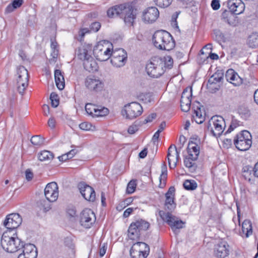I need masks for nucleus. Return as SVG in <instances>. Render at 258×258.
Instances as JSON below:
<instances>
[{"label":"nucleus","instance_id":"obj_1","mask_svg":"<svg viewBox=\"0 0 258 258\" xmlns=\"http://www.w3.org/2000/svg\"><path fill=\"white\" fill-rule=\"evenodd\" d=\"M226 127V122L224 118L221 116H213L209 121L207 128L213 135L217 137L221 148L226 147V132L224 133Z\"/></svg>","mask_w":258,"mask_h":258},{"label":"nucleus","instance_id":"obj_2","mask_svg":"<svg viewBox=\"0 0 258 258\" xmlns=\"http://www.w3.org/2000/svg\"><path fill=\"white\" fill-rule=\"evenodd\" d=\"M155 46L161 50H170L174 47L175 43L171 34L165 30L155 32L153 36Z\"/></svg>","mask_w":258,"mask_h":258},{"label":"nucleus","instance_id":"obj_3","mask_svg":"<svg viewBox=\"0 0 258 258\" xmlns=\"http://www.w3.org/2000/svg\"><path fill=\"white\" fill-rule=\"evenodd\" d=\"M1 245L8 252H15L21 249L26 244L18 238L17 235L11 236L7 232L4 233L1 238Z\"/></svg>","mask_w":258,"mask_h":258},{"label":"nucleus","instance_id":"obj_4","mask_svg":"<svg viewBox=\"0 0 258 258\" xmlns=\"http://www.w3.org/2000/svg\"><path fill=\"white\" fill-rule=\"evenodd\" d=\"M111 50H113L112 44L108 41L103 40L99 41L95 46L93 54L97 60L105 61L110 58Z\"/></svg>","mask_w":258,"mask_h":258},{"label":"nucleus","instance_id":"obj_5","mask_svg":"<svg viewBox=\"0 0 258 258\" xmlns=\"http://www.w3.org/2000/svg\"><path fill=\"white\" fill-rule=\"evenodd\" d=\"M161 57L154 56L146 64V70L148 75L152 78H158L164 74L165 70L163 69Z\"/></svg>","mask_w":258,"mask_h":258},{"label":"nucleus","instance_id":"obj_6","mask_svg":"<svg viewBox=\"0 0 258 258\" xmlns=\"http://www.w3.org/2000/svg\"><path fill=\"white\" fill-rule=\"evenodd\" d=\"M150 223L143 219H139L133 222L128 229V236L131 239L135 240L138 238L142 231L148 229Z\"/></svg>","mask_w":258,"mask_h":258},{"label":"nucleus","instance_id":"obj_7","mask_svg":"<svg viewBox=\"0 0 258 258\" xmlns=\"http://www.w3.org/2000/svg\"><path fill=\"white\" fill-rule=\"evenodd\" d=\"M234 144L238 150L247 151L252 144L250 133L247 131H242L237 135L236 138L234 140Z\"/></svg>","mask_w":258,"mask_h":258},{"label":"nucleus","instance_id":"obj_8","mask_svg":"<svg viewBox=\"0 0 258 258\" xmlns=\"http://www.w3.org/2000/svg\"><path fill=\"white\" fill-rule=\"evenodd\" d=\"M120 18L124 19L126 24L133 25L136 18L137 10L132 3L122 4Z\"/></svg>","mask_w":258,"mask_h":258},{"label":"nucleus","instance_id":"obj_9","mask_svg":"<svg viewBox=\"0 0 258 258\" xmlns=\"http://www.w3.org/2000/svg\"><path fill=\"white\" fill-rule=\"evenodd\" d=\"M141 104L137 102H133L124 105L121 112L126 119H133L141 115L143 112Z\"/></svg>","mask_w":258,"mask_h":258},{"label":"nucleus","instance_id":"obj_10","mask_svg":"<svg viewBox=\"0 0 258 258\" xmlns=\"http://www.w3.org/2000/svg\"><path fill=\"white\" fill-rule=\"evenodd\" d=\"M127 57V53L123 49L112 50L110 57V62L116 67H121L126 63Z\"/></svg>","mask_w":258,"mask_h":258},{"label":"nucleus","instance_id":"obj_11","mask_svg":"<svg viewBox=\"0 0 258 258\" xmlns=\"http://www.w3.org/2000/svg\"><path fill=\"white\" fill-rule=\"evenodd\" d=\"M159 214L162 219L166 222L173 231L183 228L184 223L180 220H178L170 212L166 213L163 211H160Z\"/></svg>","mask_w":258,"mask_h":258},{"label":"nucleus","instance_id":"obj_12","mask_svg":"<svg viewBox=\"0 0 258 258\" xmlns=\"http://www.w3.org/2000/svg\"><path fill=\"white\" fill-rule=\"evenodd\" d=\"M96 220L95 214L90 209L84 210L80 216V223L86 228H90Z\"/></svg>","mask_w":258,"mask_h":258},{"label":"nucleus","instance_id":"obj_13","mask_svg":"<svg viewBox=\"0 0 258 258\" xmlns=\"http://www.w3.org/2000/svg\"><path fill=\"white\" fill-rule=\"evenodd\" d=\"M78 187L83 197L89 202H94L96 195L94 189L84 182H81L78 184Z\"/></svg>","mask_w":258,"mask_h":258},{"label":"nucleus","instance_id":"obj_14","mask_svg":"<svg viewBox=\"0 0 258 258\" xmlns=\"http://www.w3.org/2000/svg\"><path fill=\"white\" fill-rule=\"evenodd\" d=\"M22 218L18 213L8 215L4 222V226L9 229L18 228L22 223Z\"/></svg>","mask_w":258,"mask_h":258},{"label":"nucleus","instance_id":"obj_15","mask_svg":"<svg viewBox=\"0 0 258 258\" xmlns=\"http://www.w3.org/2000/svg\"><path fill=\"white\" fill-rule=\"evenodd\" d=\"M58 186L55 182L48 183L44 189V195L49 202L56 201L58 196Z\"/></svg>","mask_w":258,"mask_h":258},{"label":"nucleus","instance_id":"obj_16","mask_svg":"<svg viewBox=\"0 0 258 258\" xmlns=\"http://www.w3.org/2000/svg\"><path fill=\"white\" fill-rule=\"evenodd\" d=\"M227 5L229 10L227 14L237 15L244 11V5L240 0H228Z\"/></svg>","mask_w":258,"mask_h":258},{"label":"nucleus","instance_id":"obj_17","mask_svg":"<svg viewBox=\"0 0 258 258\" xmlns=\"http://www.w3.org/2000/svg\"><path fill=\"white\" fill-rule=\"evenodd\" d=\"M159 15L157 8L154 7L148 8L143 13V20L147 23H152L155 22Z\"/></svg>","mask_w":258,"mask_h":258},{"label":"nucleus","instance_id":"obj_18","mask_svg":"<svg viewBox=\"0 0 258 258\" xmlns=\"http://www.w3.org/2000/svg\"><path fill=\"white\" fill-rule=\"evenodd\" d=\"M85 85L89 90L95 91H101L103 87V83L95 76L88 77Z\"/></svg>","mask_w":258,"mask_h":258},{"label":"nucleus","instance_id":"obj_19","mask_svg":"<svg viewBox=\"0 0 258 258\" xmlns=\"http://www.w3.org/2000/svg\"><path fill=\"white\" fill-rule=\"evenodd\" d=\"M22 252L19 254L18 258H36L37 250L35 246L32 244H26L22 248Z\"/></svg>","mask_w":258,"mask_h":258},{"label":"nucleus","instance_id":"obj_20","mask_svg":"<svg viewBox=\"0 0 258 258\" xmlns=\"http://www.w3.org/2000/svg\"><path fill=\"white\" fill-rule=\"evenodd\" d=\"M92 50V45L89 44H85L80 46L77 50V55L81 60H85L90 57Z\"/></svg>","mask_w":258,"mask_h":258},{"label":"nucleus","instance_id":"obj_21","mask_svg":"<svg viewBox=\"0 0 258 258\" xmlns=\"http://www.w3.org/2000/svg\"><path fill=\"white\" fill-rule=\"evenodd\" d=\"M227 81H228L234 86H239L242 83L241 78L239 76L238 74L232 69L227 70Z\"/></svg>","mask_w":258,"mask_h":258},{"label":"nucleus","instance_id":"obj_22","mask_svg":"<svg viewBox=\"0 0 258 258\" xmlns=\"http://www.w3.org/2000/svg\"><path fill=\"white\" fill-rule=\"evenodd\" d=\"M188 156L193 159H197L199 154V147L197 144L193 141L189 142L187 147Z\"/></svg>","mask_w":258,"mask_h":258},{"label":"nucleus","instance_id":"obj_23","mask_svg":"<svg viewBox=\"0 0 258 258\" xmlns=\"http://www.w3.org/2000/svg\"><path fill=\"white\" fill-rule=\"evenodd\" d=\"M83 65L84 69L89 72H94L97 70V64L92 56L85 60Z\"/></svg>","mask_w":258,"mask_h":258},{"label":"nucleus","instance_id":"obj_24","mask_svg":"<svg viewBox=\"0 0 258 258\" xmlns=\"http://www.w3.org/2000/svg\"><path fill=\"white\" fill-rule=\"evenodd\" d=\"M214 253L217 258H225L226 257V243L221 242L215 246Z\"/></svg>","mask_w":258,"mask_h":258},{"label":"nucleus","instance_id":"obj_25","mask_svg":"<svg viewBox=\"0 0 258 258\" xmlns=\"http://www.w3.org/2000/svg\"><path fill=\"white\" fill-rule=\"evenodd\" d=\"M100 23L98 22H95L91 24L90 26V30H89L87 28L81 29L79 32V36L81 37L80 40L82 41V38L84 37L86 33H89L90 31L96 32L100 29Z\"/></svg>","mask_w":258,"mask_h":258},{"label":"nucleus","instance_id":"obj_26","mask_svg":"<svg viewBox=\"0 0 258 258\" xmlns=\"http://www.w3.org/2000/svg\"><path fill=\"white\" fill-rule=\"evenodd\" d=\"M54 78L57 88L61 90L64 87V79L61 72L59 70H56L54 72Z\"/></svg>","mask_w":258,"mask_h":258},{"label":"nucleus","instance_id":"obj_27","mask_svg":"<svg viewBox=\"0 0 258 258\" xmlns=\"http://www.w3.org/2000/svg\"><path fill=\"white\" fill-rule=\"evenodd\" d=\"M138 245H133L130 249V255L132 258H146L148 253L143 252L138 249Z\"/></svg>","mask_w":258,"mask_h":258},{"label":"nucleus","instance_id":"obj_28","mask_svg":"<svg viewBox=\"0 0 258 258\" xmlns=\"http://www.w3.org/2000/svg\"><path fill=\"white\" fill-rule=\"evenodd\" d=\"M17 73L18 78L17 79V85H19V82L22 83L24 82L25 78L26 79L27 83H28V73L27 70L23 66H20L18 68Z\"/></svg>","mask_w":258,"mask_h":258},{"label":"nucleus","instance_id":"obj_29","mask_svg":"<svg viewBox=\"0 0 258 258\" xmlns=\"http://www.w3.org/2000/svg\"><path fill=\"white\" fill-rule=\"evenodd\" d=\"M38 158L41 161L49 162L54 158V155L50 151L44 150L38 154Z\"/></svg>","mask_w":258,"mask_h":258},{"label":"nucleus","instance_id":"obj_30","mask_svg":"<svg viewBox=\"0 0 258 258\" xmlns=\"http://www.w3.org/2000/svg\"><path fill=\"white\" fill-rule=\"evenodd\" d=\"M242 230L243 233L245 234L246 237L252 233L251 222L249 220H245L242 224Z\"/></svg>","mask_w":258,"mask_h":258},{"label":"nucleus","instance_id":"obj_31","mask_svg":"<svg viewBox=\"0 0 258 258\" xmlns=\"http://www.w3.org/2000/svg\"><path fill=\"white\" fill-rule=\"evenodd\" d=\"M122 8L123 7H122V4H121L109 8L107 12V16L110 18H113L115 16L120 17Z\"/></svg>","mask_w":258,"mask_h":258},{"label":"nucleus","instance_id":"obj_32","mask_svg":"<svg viewBox=\"0 0 258 258\" xmlns=\"http://www.w3.org/2000/svg\"><path fill=\"white\" fill-rule=\"evenodd\" d=\"M23 3V0H13L11 4H9L5 10L6 13H10L15 9L20 8Z\"/></svg>","mask_w":258,"mask_h":258},{"label":"nucleus","instance_id":"obj_33","mask_svg":"<svg viewBox=\"0 0 258 258\" xmlns=\"http://www.w3.org/2000/svg\"><path fill=\"white\" fill-rule=\"evenodd\" d=\"M248 45L252 48L258 47V34L252 33L249 36L247 40Z\"/></svg>","mask_w":258,"mask_h":258},{"label":"nucleus","instance_id":"obj_34","mask_svg":"<svg viewBox=\"0 0 258 258\" xmlns=\"http://www.w3.org/2000/svg\"><path fill=\"white\" fill-rule=\"evenodd\" d=\"M165 209L168 210L169 212H171L176 207V204L174 202V197L169 196H165Z\"/></svg>","mask_w":258,"mask_h":258},{"label":"nucleus","instance_id":"obj_35","mask_svg":"<svg viewBox=\"0 0 258 258\" xmlns=\"http://www.w3.org/2000/svg\"><path fill=\"white\" fill-rule=\"evenodd\" d=\"M193 118L198 124H201L204 122L205 120V116L202 114L201 108L198 107L197 109L194 110Z\"/></svg>","mask_w":258,"mask_h":258},{"label":"nucleus","instance_id":"obj_36","mask_svg":"<svg viewBox=\"0 0 258 258\" xmlns=\"http://www.w3.org/2000/svg\"><path fill=\"white\" fill-rule=\"evenodd\" d=\"M224 74L220 71H217L209 79V83H219L223 80Z\"/></svg>","mask_w":258,"mask_h":258},{"label":"nucleus","instance_id":"obj_37","mask_svg":"<svg viewBox=\"0 0 258 258\" xmlns=\"http://www.w3.org/2000/svg\"><path fill=\"white\" fill-rule=\"evenodd\" d=\"M252 171L253 168L248 166L244 167L242 169V176L249 182H251L252 178Z\"/></svg>","mask_w":258,"mask_h":258},{"label":"nucleus","instance_id":"obj_38","mask_svg":"<svg viewBox=\"0 0 258 258\" xmlns=\"http://www.w3.org/2000/svg\"><path fill=\"white\" fill-rule=\"evenodd\" d=\"M161 60L162 61L163 63V69H165L166 68L170 69L173 66V59L170 56H166L163 58L161 57Z\"/></svg>","mask_w":258,"mask_h":258},{"label":"nucleus","instance_id":"obj_39","mask_svg":"<svg viewBox=\"0 0 258 258\" xmlns=\"http://www.w3.org/2000/svg\"><path fill=\"white\" fill-rule=\"evenodd\" d=\"M162 173L160 177V185L162 186L165 185V181L167 176V167L165 163L163 164L161 166Z\"/></svg>","mask_w":258,"mask_h":258},{"label":"nucleus","instance_id":"obj_40","mask_svg":"<svg viewBox=\"0 0 258 258\" xmlns=\"http://www.w3.org/2000/svg\"><path fill=\"white\" fill-rule=\"evenodd\" d=\"M214 34L215 35V40L219 43L222 47H224V44L226 41L224 35L218 30L214 31Z\"/></svg>","mask_w":258,"mask_h":258},{"label":"nucleus","instance_id":"obj_41","mask_svg":"<svg viewBox=\"0 0 258 258\" xmlns=\"http://www.w3.org/2000/svg\"><path fill=\"white\" fill-rule=\"evenodd\" d=\"M238 112L241 117L244 119L247 118L250 115V110L244 105H241L239 107Z\"/></svg>","mask_w":258,"mask_h":258},{"label":"nucleus","instance_id":"obj_42","mask_svg":"<svg viewBox=\"0 0 258 258\" xmlns=\"http://www.w3.org/2000/svg\"><path fill=\"white\" fill-rule=\"evenodd\" d=\"M139 97L140 100L146 104L151 103L154 101L153 95L151 93L142 94L140 95Z\"/></svg>","mask_w":258,"mask_h":258},{"label":"nucleus","instance_id":"obj_43","mask_svg":"<svg viewBox=\"0 0 258 258\" xmlns=\"http://www.w3.org/2000/svg\"><path fill=\"white\" fill-rule=\"evenodd\" d=\"M236 15L227 14V21L232 26H236L239 24V21Z\"/></svg>","mask_w":258,"mask_h":258},{"label":"nucleus","instance_id":"obj_44","mask_svg":"<svg viewBox=\"0 0 258 258\" xmlns=\"http://www.w3.org/2000/svg\"><path fill=\"white\" fill-rule=\"evenodd\" d=\"M184 188L188 190H193L197 187V183L194 180H186L183 184Z\"/></svg>","mask_w":258,"mask_h":258},{"label":"nucleus","instance_id":"obj_45","mask_svg":"<svg viewBox=\"0 0 258 258\" xmlns=\"http://www.w3.org/2000/svg\"><path fill=\"white\" fill-rule=\"evenodd\" d=\"M44 139L40 135H36L32 137L31 143L34 146H40L43 144Z\"/></svg>","mask_w":258,"mask_h":258},{"label":"nucleus","instance_id":"obj_46","mask_svg":"<svg viewBox=\"0 0 258 258\" xmlns=\"http://www.w3.org/2000/svg\"><path fill=\"white\" fill-rule=\"evenodd\" d=\"M191 100L180 99V106L181 110L184 112H187L190 107Z\"/></svg>","mask_w":258,"mask_h":258},{"label":"nucleus","instance_id":"obj_47","mask_svg":"<svg viewBox=\"0 0 258 258\" xmlns=\"http://www.w3.org/2000/svg\"><path fill=\"white\" fill-rule=\"evenodd\" d=\"M109 112V110L106 107H102L101 106H97V110H96L94 116H103L107 115Z\"/></svg>","mask_w":258,"mask_h":258},{"label":"nucleus","instance_id":"obj_48","mask_svg":"<svg viewBox=\"0 0 258 258\" xmlns=\"http://www.w3.org/2000/svg\"><path fill=\"white\" fill-rule=\"evenodd\" d=\"M50 99L52 107L55 108L58 106L59 103V97L56 93L54 92L51 93L50 96Z\"/></svg>","mask_w":258,"mask_h":258},{"label":"nucleus","instance_id":"obj_49","mask_svg":"<svg viewBox=\"0 0 258 258\" xmlns=\"http://www.w3.org/2000/svg\"><path fill=\"white\" fill-rule=\"evenodd\" d=\"M97 106H96L92 103H88L85 105V110L88 114L94 115V113H95Z\"/></svg>","mask_w":258,"mask_h":258},{"label":"nucleus","instance_id":"obj_50","mask_svg":"<svg viewBox=\"0 0 258 258\" xmlns=\"http://www.w3.org/2000/svg\"><path fill=\"white\" fill-rule=\"evenodd\" d=\"M192 97V89L190 88H186L183 91L181 99H188L191 100Z\"/></svg>","mask_w":258,"mask_h":258},{"label":"nucleus","instance_id":"obj_51","mask_svg":"<svg viewBox=\"0 0 258 258\" xmlns=\"http://www.w3.org/2000/svg\"><path fill=\"white\" fill-rule=\"evenodd\" d=\"M174 145H171L169 148H168V154H167V159H168V162L169 167L171 169L174 168L176 167V163H174L173 165H171V158L173 157L174 156L172 155L171 153L175 150L174 149Z\"/></svg>","mask_w":258,"mask_h":258},{"label":"nucleus","instance_id":"obj_52","mask_svg":"<svg viewBox=\"0 0 258 258\" xmlns=\"http://www.w3.org/2000/svg\"><path fill=\"white\" fill-rule=\"evenodd\" d=\"M156 5L161 8H167L171 4L172 0H153Z\"/></svg>","mask_w":258,"mask_h":258},{"label":"nucleus","instance_id":"obj_53","mask_svg":"<svg viewBox=\"0 0 258 258\" xmlns=\"http://www.w3.org/2000/svg\"><path fill=\"white\" fill-rule=\"evenodd\" d=\"M207 89L209 91L212 93H215L217 91L219 90L220 88V85L218 83H209L207 85Z\"/></svg>","mask_w":258,"mask_h":258},{"label":"nucleus","instance_id":"obj_54","mask_svg":"<svg viewBox=\"0 0 258 258\" xmlns=\"http://www.w3.org/2000/svg\"><path fill=\"white\" fill-rule=\"evenodd\" d=\"M138 245V249H140V251H143V252H146V253L149 252L150 248L148 245L145 242H137L134 243L133 245Z\"/></svg>","mask_w":258,"mask_h":258},{"label":"nucleus","instance_id":"obj_55","mask_svg":"<svg viewBox=\"0 0 258 258\" xmlns=\"http://www.w3.org/2000/svg\"><path fill=\"white\" fill-rule=\"evenodd\" d=\"M136 185L137 184L136 183V180H131L127 184L126 188V192L129 194L133 193L135 190Z\"/></svg>","mask_w":258,"mask_h":258},{"label":"nucleus","instance_id":"obj_56","mask_svg":"<svg viewBox=\"0 0 258 258\" xmlns=\"http://www.w3.org/2000/svg\"><path fill=\"white\" fill-rule=\"evenodd\" d=\"M25 79V80H24L25 81L24 83H22L21 82H19V85H18L17 87L18 91L21 95H23L26 87L28 85V83H27L26 79Z\"/></svg>","mask_w":258,"mask_h":258},{"label":"nucleus","instance_id":"obj_57","mask_svg":"<svg viewBox=\"0 0 258 258\" xmlns=\"http://www.w3.org/2000/svg\"><path fill=\"white\" fill-rule=\"evenodd\" d=\"M196 159H193L191 158V156H189L188 158H185L184 160V165L189 168H192L194 165V163L192 161H195Z\"/></svg>","mask_w":258,"mask_h":258},{"label":"nucleus","instance_id":"obj_58","mask_svg":"<svg viewBox=\"0 0 258 258\" xmlns=\"http://www.w3.org/2000/svg\"><path fill=\"white\" fill-rule=\"evenodd\" d=\"M92 125L87 122H84L80 124L79 127L80 129L84 131H89L92 130Z\"/></svg>","mask_w":258,"mask_h":258},{"label":"nucleus","instance_id":"obj_59","mask_svg":"<svg viewBox=\"0 0 258 258\" xmlns=\"http://www.w3.org/2000/svg\"><path fill=\"white\" fill-rule=\"evenodd\" d=\"M58 53V50L57 49L53 50L51 54L52 58L49 59L50 63H55L56 62V59L57 57Z\"/></svg>","mask_w":258,"mask_h":258},{"label":"nucleus","instance_id":"obj_60","mask_svg":"<svg viewBox=\"0 0 258 258\" xmlns=\"http://www.w3.org/2000/svg\"><path fill=\"white\" fill-rule=\"evenodd\" d=\"M156 114L155 113H152L149 114L144 120L143 123L146 124L148 122H151L153 119H155L156 117Z\"/></svg>","mask_w":258,"mask_h":258},{"label":"nucleus","instance_id":"obj_61","mask_svg":"<svg viewBox=\"0 0 258 258\" xmlns=\"http://www.w3.org/2000/svg\"><path fill=\"white\" fill-rule=\"evenodd\" d=\"M211 7L214 10H217L220 8V5L219 0H212L211 2Z\"/></svg>","mask_w":258,"mask_h":258},{"label":"nucleus","instance_id":"obj_62","mask_svg":"<svg viewBox=\"0 0 258 258\" xmlns=\"http://www.w3.org/2000/svg\"><path fill=\"white\" fill-rule=\"evenodd\" d=\"M107 249V244L103 243L102 245L100 246L99 249V255L101 257L103 256L106 253Z\"/></svg>","mask_w":258,"mask_h":258},{"label":"nucleus","instance_id":"obj_63","mask_svg":"<svg viewBox=\"0 0 258 258\" xmlns=\"http://www.w3.org/2000/svg\"><path fill=\"white\" fill-rule=\"evenodd\" d=\"M46 201H43L41 202V204L42 207V209L44 212H46L48 211L50 209V205L49 203H45Z\"/></svg>","mask_w":258,"mask_h":258},{"label":"nucleus","instance_id":"obj_64","mask_svg":"<svg viewBox=\"0 0 258 258\" xmlns=\"http://www.w3.org/2000/svg\"><path fill=\"white\" fill-rule=\"evenodd\" d=\"M238 126V123L236 121H233L230 125L228 130H227V133H231Z\"/></svg>","mask_w":258,"mask_h":258}]
</instances>
